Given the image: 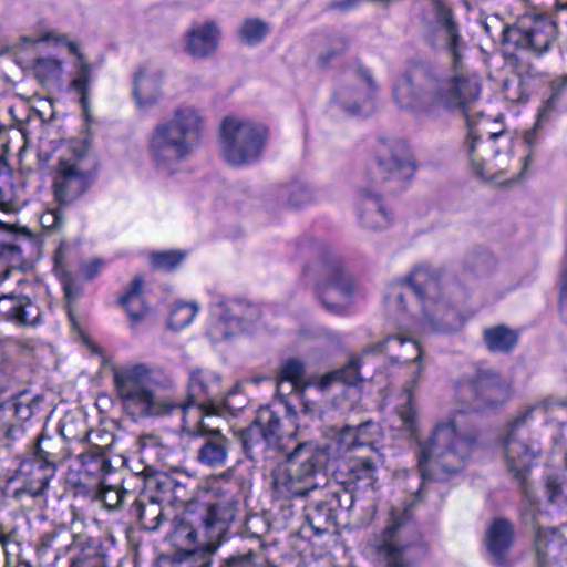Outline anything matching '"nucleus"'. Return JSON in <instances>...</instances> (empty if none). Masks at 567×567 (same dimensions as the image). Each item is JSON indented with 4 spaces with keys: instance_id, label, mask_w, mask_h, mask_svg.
Wrapping results in <instances>:
<instances>
[{
    "instance_id": "21",
    "label": "nucleus",
    "mask_w": 567,
    "mask_h": 567,
    "mask_svg": "<svg viewBox=\"0 0 567 567\" xmlns=\"http://www.w3.org/2000/svg\"><path fill=\"white\" fill-rule=\"evenodd\" d=\"M358 214L361 225L370 230L386 229L393 221V214L383 198L369 189L360 192Z\"/></svg>"
},
{
    "instance_id": "5",
    "label": "nucleus",
    "mask_w": 567,
    "mask_h": 567,
    "mask_svg": "<svg viewBox=\"0 0 567 567\" xmlns=\"http://www.w3.org/2000/svg\"><path fill=\"white\" fill-rule=\"evenodd\" d=\"M476 439L462 433L453 417L437 422L430 436L419 441L417 471L421 485L415 493L422 499L425 486L431 482H447L467 465Z\"/></svg>"
},
{
    "instance_id": "24",
    "label": "nucleus",
    "mask_w": 567,
    "mask_h": 567,
    "mask_svg": "<svg viewBox=\"0 0 567 567\" xmlns=\"http://www.w3.org/2000/svg\"><path fill=\"white\" fill-rule=\"evenodd\" d=\"M68 48L70 52L78 58L76 72L70 82V87L79 95L83 117L86 124H90L92 120V112L89 96L92 83V66L87 63L74 42H69Z\"/></svg>"
},
{
    "instance_id": "7",
    "label": "nucleus",
    "mask_w": 567,
    "mask_h": 567,
    "mask_svg": "<svg viewBox=\"0 0 567 567\" xmlns=\"http://www.w3.org/2000/svg\"><path fill=\"white\" fill-rule=\"evenodd\" d=\"M203 116L192 106L174 112L171 120L159 123L151 138L150 153L156 169L172 175L178 164L199 144Z\"/></svg>"
},
{
    "instance_id": "57",
    "label": "nucleus",
    "mask_w": 567,
    "mask_h": 567,
    "mask_svg": "<svg viewBox=\"0 0 567 567\" xmlns=\"http://www.w3.org/2000/svg\"><path fill=\"white\" fill-rule=\"evenodd\" d=\"M66 255H68V247H66L65 243L62 240V241H60V244L53 255V262H54L53 269L56 272V275H59V276L66 275V270L64 267V261L66 259Z\"/></svg>"
},
{
    "instance_id": "29",
    "label": "nucleus",
    "mask_w": 567,
    "mask_h": 567,
    "mask_svg": "<svg viewBox=\"0 0 567 567\" xmlns=\"http://www.w3.org/2000/svg\"><path fill=\"white\" fill-rule=\"evenodd\" d=\"M567 89V74L554 80L551 82V95L543 104L537 114V120L534 126L524 135L525 143L532 147L536 144V134L538 130L548 121L549 114L555 110L561 94Z\"/></svg>"
},
{
    "instance_id": "63",
    "label": "nucleus",
    "mask_w": 567,
    "mask_h": 567,
    "mask_svg": "<svg viewBox=\"0 0 567 567\" xmlns=\"http://www.w3.org/2000/svg\"><path fill=\"white\" fill-rule=\"evenodd\" d=\"M58 532L55 530H52V532H48V533H44L42 536H41V546L44 547V548H49L52 546L54 539L58 537Z\"/></svg>"
},
{
    "instance_id": "52",
    "label": "nucleus",
    "mask_w": 567,
    "mask_h": 567,
    "mask_svg": "<svg viewBox=\"0 0 567 567\" xmlns=\"http://www.w3.org/2000/svg\"><path fill=\"white\" fill-rule=\"evenodd\" d=\"M257 559L258 554L250 549L245 554H236L223 559L219 567H262Z\"/></svg>"
},
{
    "instance_id": "58",
    "label": "nucleus",
    "mask_w": 567,
    "mask_h": 567,
    "mask_svg": "<svg viewBox=\"0 0 567 567\" xmlns=\"http://www.w3.org/2000/svg\"><path fill=\"white\" fill-rule=\"evenodd\" d=\"M377 424L371 421H367L354 426L355 433L360 434V446L370 445L372 443V430H377Z\"/></svg>"
},
{
    "instance_id": "18",
    "label": "nucleus",
    "mask_w": 567,
    "mask_h": 567,
    "mask_svg": "<svg viewBox=\"0 0 567 567\" xmlns=\"http://www.w3.org/2000/svg\"><path fill=\"white\" fill-rule=\"evenodd\" d=\"M181 432L190 439L198 441L196 460L204 466L210 468L223 467L228 460L230 441L219 427H214L200 420H184Z\"/></svg>"
},
{
    "instance_id": "50",
    "label": "nucleus",
    "mask_w": 567,
    "mask_h": 567,
    "mask_svg": "<svg viewBox=\"0 0 567 567\" xmlns=\"http://www.w3.org/2000/svg\"><path fill=\"white\" fill-rule=\"evenodd\" d=\"M360 434L355 433L354 426L347 425L342 427L336 437V443L338 445V451L340 453H347L352 451L354 447L359 445Z\"/></svg>"
},
{
    "instance_id": "48",
    "label": "nucleus",
    "mask_w": 567,
    "mask_h": 567,
    "mask_svg": "<svg viewBox=\"0 0 567 567\" xmlns=\"http://www.w3.org/2000/svg\"><path fill=\"white\" fill-rule=\"evenodd\" d=\"M529 92L530 87L518 78L516 80H506L503 83V94L511 102L525 103L529 97Z\"/></svg>"
},
{
    "instance_id": "61",
    "label": "nucleus",
    "mask_w": 567,
    "mask_h": 567,
    "mask_svg": "<svg viewBox=\"0 0 567 567\" xmlns=\"http://www.w3.org/2000/svg\"><path fill=\"white\" fill-rule=\"evenodd\" d=\"M347 43L342 41L339 48L328 51L327 53L320 55L319 62L321 65H327L330 61H332L336 56H338L341 52L344 51Z\"/></svg>"
},
{
    "instance_id": "36",
    "label": "nucleus",
    "mask_w": 567,
    "mask_h": 567,
    "mask_svg": "<svg viewBox=\"0 0 567 567\" xmlns=\"http://www.w3.org/2000/svg\"><path fill=\"white\" fill-rule=\"evenodd\" d=\"M360 359L353 358L342 368L328 372L320 378L319 386L324 390L336 382L347 385H357L362 378L360 375Z\"/></svg>"
},
{
    "instance_id": "62",
    "label": "nucleus",
    "mask_w": 567,
    "mask_h": 567,
    "mask_svg": "<svg viewBox=\"0 0 567 567\" xmlns=\"http://www.w3.org/2000/svg\"><path fill=\"white\" fill-rule=\"evenodd\" d=\"M102 262L96 260L94 262H91L84 267V276L86 279H93L101 267Z\"/></svg>"
},
{
    "instance_id": "64",
    "label": "nucleus",
    "mask_w": 567,
    "mask_h": 567,
    "mask_svg": "<svg viewBox=\"0 0 567 567\" xmlns=\"http://www.w3.org/2000/svg\"><path fill=\"white\" fill-rule=\"evenodd\" d=\"M10 540V535L4 533V527L0 524V544L4 551H7V546Z\"/></svg>"
},
{
    "instance_id": "22",
    "label": "nucleus",
    "mask_w": 567,
    "mask_h": 567,
    "mask_svg": "<svg viewBox=\"0 0 567 567\" xmlns=\"http://www.w3.org/2000/svg\"><path fill=\"white\" fill-rule=\"evenodd\" d=\"M220 37L221 31L213 20L195 24L186 33L185 50L193 58L206 59L216 52Z\"/></svg>"
},
{
    "instance_id": "27",
    "label": "nucleus",
    "mask_w": 567,
    "mask_h": 567,
    "mask_svg": "<svg viewBox=\"0 0 567 567\" xmlns=\"http://www.w3.org/2000/svg\"><path fill=\"white\" fill-rule=\"evenodd\" d=\"M514 528L509 520L496 518L488 528L486 544L495 565H503L513 544Z\"/></svg>"
},
{
    "instance_id": "38",
    "label": "nucleus",
    "mask_w": 567,
    "mask_h": 567,
    "mask_svg": "<svg viewBox=\"0 0 567 567\" xmlns=\"http://www.w3.org/2000/svg\"><path fill=\"white\" fill-rule=\"evenodd\" d=\"M496 266L494 256L485 249H474L464 259V267L477 277L489 275Z\"/></svg>"
},
{
    "instance_id": "46",
    "label": "nucleus",
    "mask_w": 567,
    "mask_h": 567,
    "mask_svg": "<svg viewBox=\"0 0 567 567\" xmlns=\"http://www.w3.org/2000/svg\"><path fill=\"white\" fill-rule=\"evenodd\" d=\"M65 207L66 206L56 204V207L48 208L43 212L40 216V224L42 228L51 233L62 231L66 224V217L64 214Z\"/></svg>"
},
{
    "instance_id": "19",
    "label": "nucleus",
    "mask_w": 567,
    "mask_h": 567,
    "mask_svg": "<svg viewBox=\"0 0 567 567\" xmlns=\"http://www.w3.org/2000/svg\"><path fill=\"white\" fill-rule=\"evenodd\" d=\"M472 399L465 411L480 412L508 401L509 384L493 369H478L467 384Z\"/></svg>"
},
{
    "instance_id": "42",
    "label": "nucleus",
    "mask_w": 567,
    "mask_h": 567,
    "mask_svg": "<svg viewBox=\"0 0 567 567\" xmlns=\"http://www.w3.org/2000/svg\"><path fill=\"white\" fill-rule=\"evenodd\" d=\"M23 432L21 424L12 419V413L4 403H0V443L6 447H11L18 439V434Z\"/></svg>"
},
{
    "instance_id": "55",
    "label": "nucleus",
    "mask_w": 567,
    "mask_h": 567,
    "mask_svg": "<svg viewBox=\"0 0 567 567\" xmlns=\"http://www.w3.org/2000/svg\"><path fill=\"white\" fill-rule=\"evenodd\" d=\"M52 476H50V473L44 475L40 480V486L39 487L34 488L32 486H23V487L17 489L14 492V496L19 497L20 495H23V494L29 495L32 498H37V497L42 496L49 489L50 478Z\"/></svg>"
},
{
    "instance_id": "60",
    "label": "nucleus",
    "mask_w": 567,
    "mask_h": 567,
    "mask_svg": "<svg viewBox=\"0 0 567 567\" xmlns=\"http://www.w3.org/2000/svg\"><path fill=\"white\" fill-rule=\"evenodd\" d=\"M288 392H284V395H278L280 398L278 404H276L277 409L281 411V408L285 410L286 416L291 420L293 425H296V419H297V412L292 405H290L287 400L285 399V395Z\"/></svg>"
},
{
    "instance_id": "49",
    "label": "nucleus",
    "mask_w": 567,
    "mask_h": 567,
    "mask_svg": "<svg viewBox=\"0 0 567 567\" xmlns=\"http://www.w3.org/2000/svg\"><path fill=\"white\" fill-rule=\"evenodd\" d=\"M183 259V255L177 251L153 252L151 261L154 268L161 270H172L176 268Z\"/></svg>"
},
{
    "instance_id": "59",
    "label": "nucleus",
    "mask_w": 567,
    "mask_h": 567,
    "mask_svg": "<svg viewBox=\"0 0 567 567\" xmlns=\"http://www.w3.org/2000/svg\"><path fill=\"white\" fill-rule=\"evenodd\" d=\"M155 483L157 489L163 493L171 492L173 494H178L179 489L184 488L182 484L177 483L174 478L167 475L157 477Z\"/></svg>"
},
{
    "instance_id": "32",
    "label": "nucleus",
    "mask_w": 567,
    "mask_h": 567,
    "mask_svg": "<svg viewBox=\"0 0 567 567\" xmlns=\"http://www.w3.org/2000/svg\"><path fill=\"white\" fill-rule=\"evenodd\" d=\"M133 95L138 107H151L161 99L158 79L141 70L134 79Z\"/></svg>"
},
{
    "instance_id": "31",
    "label": "nucleus",
    "mask_w": 567,
    "mask_h": 567,
    "mask_svg": "<svg viewBox=\"0 0 567 567\" xmlns=\"http://www.w3.org/2000/svg\"><path fill=\"white\" fill-rule=\"evenodd\" d=\"M483 341L492 353H509L518 342V333L505 324H498L483 331Z\"/></svg>"
},
{
    "instance_id": "54",
    "label": "nucleus",
    "mask_w": 567,
    "mask_h": 567,
    "mask_svg": "<svg viewBox=\"0 0 567 567\" xmlns=\"http://www.w3.org/2000/svg\"><path fill=\"white\" fill-rule=\"evenodd\" d=\"M516 70L517 78L529 87L534 80L543 78V73L530 63H519L517 64Z\"/></svg>"
},
{
    "instance_id": "11",
    "label": "nucleus",
    "mask_w": 567,
    "mask_h": 567,
    "mask_svg": "<svg viewBox=\"0 0 567 567\" xmlns=\"http://www.w3.org/2000/svg\"><path fill=\"white\" fill-rule=\"evenodd\" d=\"M415 532L408 508H393L384 529L373 540V549L382 567H414L415 558L411 555L416 539L410 536Z\"/></svg>"
},
{
    "instance_id": "20",
    "label": "nucleus",
    "mask_w": 567,
    "mask_h": 567,
    "mask_svg": "<svg viewBox=\"0 0 567 567\" xmlns=\"http://www.w3.org/2000/svg\"><path fill=\"white\" fill-rule=\"evenodd\" d=\"M0 319L20 328H34L42 323L40 306L25 295L0 296Z\"/></svg>"
},
{
    "instance_id": "51",
    "label": "nucleus",
    "mask_w": 567,
    "mask_h": 567,
    "mask_svg": "<svg viewBox=\"0 0 567 567\" xmlns=\"http://www.w3.org/2000/svg\"><path fill=\"white\" fill-rule=\"evenodd\" d=\"M35 73L38 76L48 79L56 78L62 72V63L54 58H39L34 63Z\"/></svg>"
},
{
    "instance_id": "10",
    "label": "nucleus",
    "mask_w": 567,
    "mask_h": 567,
    "mask_svg": "<svg viewBox=\"0 0 567 567\" xmlns=\"http://www.w3.org/2000/svg\"><path fill=\"white\" fill-rule=\"evenodd\" d=\"M396 348L403 349V353L396 355V360L403 359L405 361H413L417 363V368L413 372L412 378L403 385L402 395L404 403L396 408L403 429L409 433L410 437L417 440L419 427L413 398L423 371V351L420 343L414 338L406 337L403 333H398L394 336H388L382 341L365 347L363 354H391Z\"/></svg>"
},
{
    "instance_id": "47",
    "label": "nucleus",
    "mask_w": 567,
    "mask_h": 567,
    "mask_svg": "<svg viewBox=\"0 0 567 567\" xmlns=\"http://www.w3.org/2000/svg\"><path fill=\"white\" fill-rule=\"evenodd\" d=\"M3 403L7 405V409L12 413L13 421L20 424L21 422H25L32 417L35 408H38L40 403V399L39 396H34L27 402L16 400L7 401Z\"/></svg>"
},
{
    "instance_id": "56",
    "label": "nucleus",
    "mask_w": 567,
    "mask_h": 567,
    "mask_svg": "<svg viewBox=\"0 0 567 567\" xmlns=\"http://www.w3.org/2000/svg\"><path fill=\"white\" fill-rule=\"evenodd\" d=\"M12 365L8 361H0V394L6 393L14 385Z\"/></svg>"
},
{
    "instance_id": "6",
    "label": "nucleus",
    "mask_w": 567,
    "mask_h": 567,
    "mask_svg": "<svg viewBox=\"0 0 567 567\" xmlns=\"http://www.w3.org/2000/svg\"><path fill=\"white\" fill-rule=\"evenodd\" d=\"M550 404L549 400H544L520 411L508 423L503 439L507 468L520 487L523 497L520 518L525 525H529L536 530L540 529L537 526L540 503L528 481V474L536 458L540 455L542 449L534 441H525L524 436L529 423L534 420V412L537 410L546 412Z\"/></svg>"
},
{
    "instance_id": "26",
    "label": "nucleus",
    "mask_w": 567,
    "mask_h": 567,
    "mask_svg": "<svg viewBox=\"0 0 567 567\" xmlns=\"http://www.w3.org/2000/svg\"><path fill=\"white\" fill-rule=\"evenodd\" d=\"M374 92L373 80L371 76L365 75L360 86L340 87L334 93V100L343 111L357 115L369 109Z\"/></svg>"
},
{
    "instance_id": "9",
    "label": "nucleus",
    "mask_w": 567,
    "mask_h": 567,
    "mask_svg": "<svg viewBox=\"0 0 567 567\" xmlns=\"http://www.w3.org/2000/svg\"><path fill=\"white\" fill-rule=\"evenodd\" d=\"M267 128L260 123L228 116L220 124V153L231 166L257 162L265 147Z\"/></svg>"
},
{
    "instance_id": "14",
    "label": "nucleus",
    "mask_w": 567,
    "mask_h": 567,
    "mask_svg": "<svg viewBox=\"0 0 567 567\" xmlns=\"http://www.w3.org/2000/svg\"><path fill=\"white\" fill-rule=\"evenodd\" d=\"M557 38V25L547 16L536 14L505 25L502 41L516 49L526 50L536 56L547 53Z\"/></svg>"
},
{
    "instance_id": "43",
    "label": "nucleus",
    "mask_w": 567,
    "mask_h": 567,
    "mask_svg": "<svg viewBox=\"0 0 567 567\" xmlns=\"http://www.w3.org/2000/svg\"><path fill=\"white\" fill-rule=\"evenodd\" d=\"M198 311L196 303L177 302L169 315V328L182 330L187 327Z\"/></svg>"
},
{
    "instance_id": "45",
    "label": "nucleus",
    "mask_w": 567,
    "mask_h": 567,
    "mask_svg": "<svg viewBox=\"0 0 567 567\" xmlns=\"http://www.w3.org/2000/svg\"><path fill=\"white\" fill-rule=\"evenodd\" d=\"M546 494L549 503L561 506L567 504V477L548 476L546 478Z\"/></svg>"
},
{
    "instance_id": "34",
    "label": "nucleus",
    "mask_w": 567,
    "mask_h": 567,
    "mask_svg": "<svg viewBox=\"0 0 567 567\" xmlns=\"http://www.w3.org/2000/svg\"><path fill=\"white\" fill-rule=\"evenodd\" d=\"M305 364L298 359H289L280 368L277 377V395L292 393L302 382Z\"/></svg>"
},
{
    "instance_id": "13",
    "label": "nucleus",
    "mask_w": 567,
    "mask_h": 567,
    "mask_svg": "<svg viewBox=\"0 0 567 567\" xmlns=\"http://www.w3.org/2000/svg\"><path fill=\"white\" fill-rule=\"evenodd\" d=\"M95 182V173L86 165L84 153L60 158L52 181L55 204L70 206L81 199Z\"/></svg>"
},
{
    "instance_id": "2",
    "label": "nucleus",
    "mask_w": 567,
    "mask_h": 567,
    "mask_svg": "<svg viewBox=\"0 0 567 567\" xmlns=\"http://www.w3.org/2000/svg\"><path fill=\"white\" fill-rule=\"evenodd\" d=\"M113 379L123 409L134 417H165L178 411L184 422L224 416L235 411L228 402L235 391H224L221 377L213 370L195 369L189 372L187 396L182 402L156 391V378L145 364L115 371Z\"/></svg>"
},
{
    "instance_id": "41",
    "label": "nucleus",
    "mask_w": 567,
    "mask_h": 567,
    "mask_svg": "<svg viewBox=\"0 0 567 567\" xmlns=\"http://www.w3.org/2000/svg\"><path fill=\"white\" fill-rule=\"evenodd\" d=\"M240 41L248 45H256L264 41L269 33V25L261 19H246L239 31Z\"/></svg>"
},
{
    "instance_id": "37",
    "label": "nucleus",
    "mask_w": 567,
    "mask_h": 567,
    "mask_svg": "<svg viewBox=\"0 0 567 567\" xmlns=\"http://www.w3.org/2000/svg\"><path fill=\"white\" fill-rule=\"evenodd\" d=\"M279 195L291 207H300L317 200L312 188L302 182H293L282 186L279 189Z\"/></svg>"
},
{
    "instance_id": "28",
    "label": "nucleus",
    "mask_w": 567,
    "mask_h": 567,
    "mask_svg": "<svg viewBox=\"0 0 567 567\" xmlns=\"http://www.w3.org/2000/svg\"><path fill=\"white\" fill-rule=\"evenodd\" d=\"M130 514L147 530H156L164 517L161 503L146 495L135 498L130 507Z\"/></svg>"
},
{
    "instance_id": "8",
    "label": "nucleus",
    "mask_w": 567,
    "mask_h": 567,
    "mask_svg": "<svg viewBox=\"0 0 567 567\" xmlns=\"http://www.w3.org/2000/svg\"><path fill=\"white\" fill-rule=\"evenodd\" d=\"M301 254L318 259V271L323 282L317 286V297L331 313L341 315L348 307L354 284L344 264L328 245L318 239H308L299 246Z\"/></svg>"
},
{
    "instance_id": "35",
    "label": "nucleus",
    "mask_w": 567,
    "mask_h": 567,
    "mask_svg": "<svg viewBox=\"0 0 567 567\" xmlns=\"http://www.w3.org/2000/svg\"><path fill=\"white\" fill-rule=\"evenodd\" d=\"M143 285V279L135 277L131 282V288L120 298V303L125 308L127 315L134 322L141 321L147 312L142 298Z\"/></svg>"
},
{
    "instance_id": "3",
    "label": "nucleus",
    "mask_w": 567,
    "mask_h": 567,
    "mask_svg": "<svg viewBox=\"0 0 567 567\" xmlns=\"http://www.w3.org/2000/svg\"><path fill=\"white\" fill-rule=\"evenodd\" d=\"M244 454L254 462L287 464L274 473L272 485L279 497H303L316 493L310 482L322 473L330 460V446L313 442L298 443L291 451L286 445H276L252 424L235 433Z\"/></svg>"
},
{
    "instance_id": "25",
    "label": "nucleus",
    "mask_w": 567,
    "mask_h": 567,
    "mask_svg": "<svg viewBox=\"0 0 567 567\" xmlns=\"http://www.w3.org/2000/svg\"><path fill=\"white\" fill-rule=\"evenodd\" d=\"M32 455L40 470L48 471L53 476L56 464L65 457L63 440L42 431L32 445Z\"/></svg>"
},
{
    "instance_id": "16",
    "label": "nucleus",
    "mask_w": 567,
    "mask_h": 567,
    "mask_svg": "<svg viewBox=\"0 0 567 567\" xmlns=\"http://www.w3.org/2000/svg\"><path fill=\"white\" fill-rule=\"evenodd\" d=\"M210 312L213 320L207 334L213 342L248 330L261 316L258 306L241 299L220 300L212 306Z\"/></svg>"
},
{
    "instance_id": "33",
    "label": "nucleus",
    "mask_w": 567,
    "mask_h": 567,
    "mask_svg": "<svg viewBox=\"0 0 567 567\" xmlns=\"http://www.w3.org/2000/svg\"><path fill=\"white\" fill-rule=\"evenodd\" d=\"M17 235L31 237V233L27 228L0 221V260L18 261L20 259L21 249L13 241Z\"/></svg>"
},
{
    "instance_id": "23",
    "label": "nucleus",
    "mask_w": 567,
    "mask_h": 567,
    "mask_svg": "<svg viewBox=\"0 0 567 567\" xmlns=\"http://www.w3.org/2000/svg\"><path fill=\"white\" fill-rule=\"evenodd\" d=\"M535 557L537 567H555L567 559V540L556 529H537Z\"/></svg>"
},
{
    "instance_id": "40",
    "label": "nucleus",
    "mask_w": 567,
    "mask_h": 567,
    "mask_svg": "<svg viewBox=\"0 0 567 567\" xmlns=\"http://www.w3.org/2000/svg\"><path fill=\"white\" fill-rule=\"evenodd\" d=\"M352 481L362 482L364 486L375 489L377 484V466L372 458L365 457L353 461L348 467Z\"/></svg>"
},
{
    "instance_id": "12",
    "label": "nucleus",
    "mask_w": 567,
    "mask_h": 567,
    "mask_svg": "<svg viewBox=\"0 0 567 567\" xmlns=\"http://www.w3.org/2000/svg\"><path fill=\"white\" fill-rule=\"evenodd\" d=\"M239 501L235 494H224L210 503L202 516V527L209 543L202 549H182L176 556L178 561H189V567H212V555L226 538L228 525L235 520Z\"/></svg>"
},
{
    "instance_id": "53",
    "label": "nucleus",
    "mask_w": 567,
    "mask_h": 567,
    "mask_svg": "<svg viewBox=\"0 0 567 567\" xmlns=\"http://www.w3.org/2000/svg\"><path fill=\"white\" fill-rule=\"evenodd\" d=\"M127 495L128 492L121 486H109L102 492L101 498L105 507L117 509Z\"/></svg>"
},
{
    "instance_id": "4",
    "label": "nucleus",
    "mask_w": 567,
    "mask_h": 567,
    "mask_svg": "<svg viewBox=\"0 0 567 567\" xmlns=\"http://www.w3.org/2000/svg\"><path fill=\"white\" fill-rule=\"evenodd\" d=\"M454 286L443 282L440 269L419 265L402 280L389 286L385 302L390 310L403 316L408 312L406 299L414 296L431 327L440 333H455L464 326V318L456 309Z\"/></svg>"
},
{
    "instance_id": "44",
    "label": "nucleus",
    "mask_w": 567,
    "mask_h": 567,
    "mask_svg": "<svg viewBox=\"0 0 567 567\" xmlns=\"http://www.w3.org/2000/svg\"><path fill=\"white\" fill-rule=\"evenodd\" d=\"M433 7V16L436 30L460 27L455 19L452 6L447 0H430Z\"/></svg>"
},
{
    "instance_id": "1",
    "label": "nucleus",
    "mask_w": 567,
    "mask_h": 567,
    "mask_svg": "<svg viewBox=\"0 0 567 567\" xmlns=\"http://www.w3.org/2000/svg\"><path fill=\"white\" fill-rule=\"evenodd\" d=\"M436 32L439 39L432 41L431 45L451 55L453 78L443 80L432 65L424 62L413 63L394 84V101L400 109L414 114L426 113L435 104L458 111L467 126L465 145L473 169L478 176L485 177L483 163L475 155V145L480 135L474 128L478 113L473 111V106L480 99V80L463 68L462 60L466 43L460 27L440 29Z\"/></svg>"
},
{
    "instance_id": "15",
    "label": "nucleus",
    "mask_w": 567,
    "mask_h": 567,
    "mask_svg": "<svg viewBox=\"0 0 567 567\" xmlns=\"http://www.w3.org/2000/svg\"><path fill=\"white\" fill-rule=\"evenodd\" d=\"M354 496L342 486H329L310 496L305 506V516L316 535L328 533L338 526L340 516L350 511Z\"/></svg>"
},
{
    "instance_id": "17",
    "label": "nucleus",
    "mask_w": 567,
    "mask_h": 567,
    "mask_svg": "<svg viewBox=\"0 0 567 567\" xmlns=\"http://www.w3.org/2000/svg\"><path fill=\"white\" fill-rule=\"evenodd\" d=\"M414 165L409 146L398 140L382 141L375 157V183L392 184L391 192L402 189L413 175Z\"/></svg>"
},
{
    "instance_id": "39",
    "label": "nucleus",
    "mask_w": 567,
    "mask_h": 567,
    "mask_svg": "<svg viewBox=\"0 0 567 567\" xmlns=\"http://www.w3.org/2000/svg\"><path fill=\"white\" fill-rule=\"evenodd\" d=\"M82 466L86 468L89 473L109 472L111 463L106 458L104 449L99 445H90L85 451L81 452L78 456Z\"/></svg>"
},
{
    "instance_id": "30",
    "label": "nucleus",
    "mask_w": 567,
    "mask_h": 567,
    "mask_svg": "<svg viewBox=\"0 0 567 567\" xmlns=\"http://www.w3.org/2000/svg\"><path fill=\"white\" fill-rule=\"evenodd\" d=\"M251 424L259 427L270 442L276 445H285L282 442L281 411L277 409L276 404L258 409Z\"/></svg>"
}]
</instances>
